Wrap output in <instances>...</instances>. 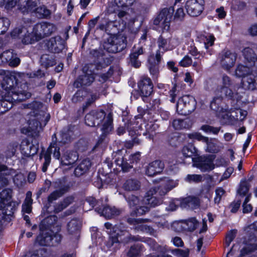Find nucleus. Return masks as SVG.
Returning <instances> with one entry per match:
<instances>
[{
    "label": "nucleus",
    "instance_id": "obj_55",
    "mask_svg": "<svg viewBox=\"0 0 257 257\" xmlns=\"http://www.w3.org/2000/svg\"><path fill=\"white\" fill-rule=\"evenodd\" d=\"M185 180L188 182H199L202 181V176L197 174L188 175Z\"/></svg>",
    "mask_w": 257,
    "mask_h": 257
},
{
    "label": "nucleus",
    "instance_id": "obj_41",
    "mask_svg": "<svg viewBox=\"0 0 257 257\" xmlns=\"http://www.w3.org/2000/svg\"><path fill=\"white\" fill-rule=\"evenodd\" d=\"M249 65L244 66L243 65L239 64L235 72V75L237 77H241L242 79L244 78L249 72L250 70Z\"/></svg>",
    "mask_w": 257,
    "mask_h": 257
},
{
    "label": "nucleus",
    "instance_id": "obj_30",
    "mask_svg": "<svg viewBox=\"0 0 257 257\" xmlns=\"http://www.w3.org/2000/svg\"><path fill=\"white\" fill-rule=\"evenodd\" d=\"M139 89L144 96H149L153 92V85L149 78L144 77L139 83Z\"/></svg>",
    "mask_w": 257,
    "mask_h": 257
},
{
    "label": "nucleus",
    "instance_id": "obj_13",
    "mask_svg": "<svg viewBox=\"0 0 257 257\" xmlns=\"http://www.w3.org/2000/svg\"><path fill=\"white\" fill-rule=\"evenodd\" d=\"M188 138L192 140H197L206 143V151L210 153H217L223 148L222 143L215 140H209L207 137L202 136L199 133H194L188 135Z\"/></svg>",
    "mask_w": 257,
    "mask_h": 257
},
{
    "label": "nucleus",
    "instance_id": "obj_34",
    "mask_svg": "<svg viewBox=\"0 0 257 257\" xmlns=\"http://www.w3.org/2000/svg\"><path fill=\"white\" fill-rule=\"evenodd\" d=\"M21 151L24 155L31 156L37 153L38 148L29 143L23 142L21 145Z\"/></svg>",
    "mask_w": 257,
    "mask_h": 257
},
{
    "label": "nucleus",
    "instance_id": "obj_8",
    "mask_svg": "<svg viewBox=\"0 0 257 257\" xmlns=\"http://www.w3.org/2000/svg\"><path fill=\"white\" fill-rule=\"evenodd\" d=\"M65 192L66 190L65 189H60L54 191L49 196L48 203L45 206L46 211L48 213L59 212L72 202L73 198L72 196H70L65 198L63 202L59 203L56 206H54L53 204V202L61 197Z\"/></svg>",
    "mask_w": 257,
    "mask_h": 257
},
{
    "label": "nucleus",
    "instance_id": "obj_19",
    "mask_svg": "<svg viewBox=\"0 0 257 257\" xmlns=\"http://www.w3.org/2000/svg\"><path fill=\"white\" fill-rule=\"evenodd\" d=\"M185 8L188 14L192 17L200 15L204 10L203 0H187Z\"/></svg>",
    "mask_w": 257,
    "mask_h": 257
},
{
    "label": "nucleus",
    "instance_id": "obj_3",
    "mask_svg": "<svg viewBox=\"0 0 257 257\" xmlns=\"http://www.w3.org/2000/svg\"><path fill=\"white\" fill-rule=\"evenodd\" d=\"M85 123L90 126L99 125L102 133L109 134L113 129L112 118L110 113L105 115L103 110H93L85 116Z\"/></svg>",
    "mask_w": 257,
    "mask_h": 257
},
{
    "label": "nucleus",
    "instance_id": "obj_15",
    "mask_svg": "<svg viewBox=\"0 0 257 257\" xmlns=\"http://www.w3.org/2000/svg\"><path fill=\"white\" fill-rule=\"evenodd\" d=\"M56 30L54 25L50 23L42 22L36 24L33 28V32L36 40L50 35Z\"/></svg>",
    "mask_w": 257,
    "mask_h": 257
},
{
    "label": "nucleus",
    "instance_id": "obj_59",
    "mask_svg": "<svg viewBox=\"0 0 257 257\" xmlns=\"http://www.w3.org/2000/svg\"><path fill=\"white\" fill-rule=\"evenodd\" d=\"M13 57V54L11 50L6 51L0 55V58L6 62L11 61Z\"/></svg>",
    "mask_w": 257,
    "mask_h": 257
},
{
    "label": "nucleus",
    "instance_id": "obj_52",
    "mask_svg": "<svg viewBox=\"0 0 257 257\" xmlns=\"http://www.w3.org/2000/svg\"><path fill=\"white\" fill-rule=\"evenodd\" d=\"M225 193V190L221 187L216 189L215 196L214 198V201L215 204H219L220 202L222 197L224 195Z\"/></svg>",
    "mask_w": 257,
    "mask_h": 257
},
{
    "label": "nucleus",
    "instance_id": "obj_28",
    "mask_svg": "<svg viewBox=\"0 0 257 257\" xmlns=\"http://www.w3.org/2000/svg\"><path fill=\"white\" fill-rule=\"evenodd\" d=\"M20 202L12 201L6 204L2 207H0L3 214V219H9L14 213L17 207L19 206Z\"/></svg>",
    "mask_w": 257,
    "mask_h": 257
},
{
    "label": "nucleus",
    "instance_id": "obj_14",
    "mask_svg": "<svg viewBox=\"0 0 257 257\" xmlns=\"http://www.w3.org/2000/svg\"><path fill=\"white\" fill-rule=\"evenodd\" d=\"M11 36L14 39H21L22 43L26 44H31L37 41L31 27L16 28L11 32Z\"/></svg>",
    "mask_w": 257,
    "mask_h": 257
},
{
    "label": "nucleus",
    "instance_id": "obj_26",
    "mask_svg": "<svg viewBox=\"0 0 257 257\" xmlns=\"http://www.w3.org/2000/svg\"><path fill=\"white\" fill-rule=\"evenodd\" d=\"M57 217L55 215H50L46 217L40 225V234H44L46 231H49L56 228Z\"/></svg>",
    "mask_w": 257,
    "mask_h": 257
},
{
    "label": "nucleus",
    "instance_id": "obj_48",
    "mask_svg": "<svg viewBox=\"0 0 257 257\" xmlns=\"http://www.w3.org/2000/svg\"><path fill=\"white\" fill-rule=\"evenodd\" d=\"M198 222L195 218H191L184 223L186 226H184L186 229L189 231H192L196 229L198 225Z\"/></svg>",
    "mask_w": 257,
    "mask_h": 257
},
{
    "label": "nucleus",
    "instance_id": "obj_64",
    "mask_svg": "<svg viewBox=\"0 0 257 257\" xmlns=\"http://www.w3.org/2000/svg\"><path fill=\"white\" fill-rule=\"evenodd\" d=\"M215 38L212 35H209L206 37V41L204 42V45L206 49H208L210 46L213 45Z\"/></svg>",
    "mask_w": 257,
    "mask_h": 257
},
{
    "label": "nucleus",
    "instance_id": "obj_12",
    "mask_svg": "<svg viewBox=\"0 0 257 257\" xmlns=\"http://www.w3.org/2000/svg\"><path fill=\"white\" fill-rule=\"evenodd\" d=\"M19 9L23 13L28 12L35 13L41 18H47L50 17L51 12L44 6L37 7V3L34 1H28L26 5L23 6L18 5Z\"/></svg>",
    "mask_w": 257,
    "mask_h": 257
},
{
    "label": "nucleus",
    "instance_id": "obj_36",
    "mask_svg": "<svg viewBox=\"0 0 257 257\" xmlns=\"http://www.w3.org/2000/svg\"><path fill=\"white\" fill-rule=\"evenodd\" d=\"M91 166V162L88 159L83 160L75 169L74 174L77 176H80L85 174Z\"/></svg>",
    "mask_w": 257,
    "mask_h": 257
},
{
    "label": "nucleus",
    "instance_id": "obj_32",
    "mask_svg": "<svg viewBox=\"0 0 257 257\" xmlns=\"http://www.w3.org/2000/svg\"><path fill=\"white\" fill-rule=\"evenodd\" d=\"M243 87L245 89L253 90L257 89V76L249 72L244 78L242 79Z\"/></svg>",
    "mask_w": 257,
    "mask_h": 257
},
{
    "label": "nucleus",
    "instance_id": "obj_35",
    "mask_svg": "<svg viewBox=\"0 0 257 257\" xmlns=\"http://www.w3.org/2000/svg\"><path fill=\"white\" fill-rule=\"evenodd\" d=\"M99 214L103 216L106 218H110L113 216L118 215L120 213V211L115 207L109 206L104 207L103 209L100 208L97 210Z\"/></svg>",
    "mask_w": 257,
    "mask_h": 257
},
{
    "label": "nucleus",
    "instance_id": "obj_43",
    "mask_svg": "<svg viewBox=\"0 0 257 257\" xmlns=\"http://www.w3.org/2000/svg\"><path fill=\"white\" fill-rule=\"evenodd\" d=\"M184 204L189 207H194L199 204V200L197 197L188 196L184 198L181 202V205L185 206Z\"/></svg>",
    "mask_w": 257,
    "mask_h": 257
},
{
    "label": "nucleus",
    "instance_id": "obj_31",
    "mask_svg": "<svg viewBox=\"0 0 257 257\" xmlns=\"http://www.w3.org/2000/svg\"><path fill=\"white\" fill-rule=\"evenodd\" d=\"M12 77H14V76L10 72L0 70V83L5 89H10L13 86Z\"/></svg>",
    "mask_w": 257,
    "mask_h": 257
},
{
    "label": "nucleus",
    "instance_id": "obj_51",
    "mask_svg": "<svg viewBox=\"0 0 257 257\" xmlns=\"http://www.w3.org/2000/svg\"><path fill=\"white\" fill-rule=\"evenodd\" d=\"M201 130L206 134L216 135L219 132L220 128L214 127L208 125H203L201 126Z\"/></svg>",
    "mask_w": 257,
    "mask_h": 257
},
{
    "label": "nucleus",
    "instance_id": "obj_22",
    "mask_svg": "<svg viewBox=\"0 0 257 257\" xmlns=\"http://www.w3.org/2000/svg\"><path fill=\"white\" fill-rule=\"evenodd\" d=\"M237 55L235 52L226 51L223 52L220 55V61L222 67L228 70L232 67L235 62Z\"/></svg>",
    "mask_w": 257,
    "mask_h": 257
},
{
    "label": "nucleus",
    "instance_id": "obj_45",
    "mask_svg": "<svg viewBox=\"0 0 257 257\" xmlns=\"http://www.w3.org/2000/svg\"><path fill=\"white\" fill-rule=\"evenodd\" d=\"M236 233L237 230L236 229L231 230L227 233L224 243L225 247L229 246L231 242L235 237Z\"/></svg>",
    "mask_w": 257,
    "mask_h": 257
},
{
    "label": "nucleus",
    "instance_id": "obj_61",
    "mask_svg": "<svg viewBox=\"0 0 257 257\" xmlns=\"http://www.w3.org/2000/svg\"><path fill=\"white\" fill-rule=\"evenodd\" d=\"M105 227L107 229V232L108 233V231H110L111 233H113V234H116L117 232H118L119 233L120 232H122L121 231H120L118 229V228L116 226H112V224H110L109 222H106L104 224Z\"/></svg>",
    "mask_w": 257,
    "mask_h": 257
},
{
    "label": "nucleus",
    "instance_id": "obj_46",
    "mask_svg": "<svg viewBox=\"0 0 257 257\" xmlns=\"http://www.w3.org/2000/svg\"><path fill=\"white\" fill-rule=\"evenodd\" d=\"M16 174V171L13 169H8L7 167L0 163V176H5L4 177L9 178V176H13Z\"/></svg>",
    "mask_w": 257,
    "mask_h": 257
},
{
    "label": "nucleus",
    "instance_id": "obj_20",
    "mask_svg": "<svg viewBox=\"0 0 257 257\" xmlns=\"http://www.w3.org/2000/svg\"><path fill=\"white\" fill-rule=\"evenodd\" d=\"M56 159H59L60 157V148L56 143H52L44 154L45 162L42 167V171L45 172L51 161V154Z\"/></svg>",
    "mask_w": 257,
    "mask_h": 257
},
{
    "label": "nucleus",
    "instance_id": "obj_50",
    "mask_svg": "<svg viewBox=\"0 0 257 257\" xmlns=\"http://www.w3.org/2000/svg\"><path fill=\"white\" fill-rule=\"evenodd\" d=\"M141 250V246L140 244H137L131 246L128 252L127 256L128 257H137L138 256Z\"/></svg>",
    "mask_w": 257,
    "mask_h": 257
},
{
    "label": "nucleus",
    "instance_id": "obj_29",
    "mask_svg": "<svg viewBox=\"0 0 257 257\" xmlns=\"http://www.w3.org/2000/svg\"><path fill=\"white\" fill-rule=\"evenodd\" d=\"M108 234H109L110 237L106 243L107 249L114 251L117 250L119 248V241L122 240L121 235L118 232H117L116 234H113L111 233V231H108Z\"/></svg>",
    "mask_w": 257,
    "mask_h": 257
},
{
    "label": "nucleus",
    "instance_id": "obj_17",
    "mask_svg": "<svg viewBox=\"0 0 257 257\" xmlns=\"http://www.w3.org/2000/svg\"><path fill=\"white\" fill-rule=\"evenodd\" d=\"M149 221V219H142L132 218H130L127 220L128 223L133 225L135 230L155 236L156 231L152 227L145 224L146 222Z\"/></svg>",
    "mask_w": 257,
    "mask_h": 257
},
{
    "label": "nucleus",
    "instance_id": "obj_33",
    "mask_svg": "<svg viewBox=\"0 0 257 257\" xmlns=\"http://www.w3.org/2000/svg\"><path fill=\"white\" fill-rule=\"evenodd\" d=\"M143 53V49L142 47H135L133 49V52L130 55V63L131 65L135 68H138L141 66V62L138 60L139 55Z\"/></svg>",
    "mask_w": 257,
    "mask_h": 257
},
{
    "label": "nucleus",
    "instance_id": "obj_39",
    "mask_svg": "<svg viewBox=\"0 0 257 257\" xmlns=\"http://www.w3.org/2000/svg\"><path fill=\"white\" fill-rule=\"evenodd\" d=\"M242 54L245 61L248 62L249 66L255 64V55L253 50L250 48H245L242 51Z\"/></svg>",
    "mask_w": 257,
    "mask_h": 257
},
{
    "label": "nucleus",
    "instance_id": "obj_60",
    "mask_svg": "<svg viewBox=\"0 0 257 257\" xmlns=\"http://www.w3.org/2000/svg\"><path fill=\"white\" fill-rule=\"evenodd\" d=\"M44 251L42 249L37 250L33 252H30L23 257H44Z\"/></svg>",
    "mask_w": 257,
    "mask_h": 257
},
{
    "label": "nucleus",
    "instance_id": "obj_24",
    "mask_svg": "<svg viewBox=\"0 0 257 257\" xmlns=\"http://www.w3.org/2000/svg\"><path fill=\"white\" fill-rule=\"evenodd\" d=\"M178 182L177 180H173L166 179L162 180V182L157 188L158 190V194L160 196L165 195L168 192L177 186Z\"/></svg>",
    "mask_w": 257,
    "mask_h": 257
},
{
    "label": "nucleus",
    "instance_id": "obj_27",
    "mask_svg": "<svg viewBox=\"0 0 257 257\" xmlns=\"http://www.w3.org/2000/svg\"><path fill=\"white\" fill-rule=\"evenodd\" d=\"M164 168L163 163L156 160L149 164L146 168V173L149 176H153L162 172Z\"/></svg>",
    "mask_w": 257,
    "mask_h": 257
},
{
    "label": "nucleus",
    "instance_id": "obj_23",
    "mask_svg": "<svg viewBox=\"0 0 257 257\" xmlns=\"http://www.w3.org/2000/svg\"><path fill=\"white\" fill-rule=\"evenodd\" d=\"M132 240L145 242L154 250L158 252L165 253L168 250L166 245H160L158 244L154 239L151 238H144L140 236H134L132 237Z\"/></svg>",
    "mask_w": 257,
    "mask_h": 257
},
{
    "label": "nucleus",
    "instance_id": "obj_10",
    "mask_svg": "<svg viewBox=\"0 0 257 257\" xmlns=\"http://www.w3.org/2000/svg\"><path fill=\"white\" fill-rule=\"evenodd\" d=\"M60 227L56 225V229L46 231L44 234H39L36 240V243L40 245H54L60 243L62 239V236L59 233H54L55 231H59Z\"/></svg>",
    "mask_w": 257,
    "mask_h": 257
},
{
    "label": "nucleus",
    "instance_id": "obj_47",
    "mask_svg": "<svg viewBox=\"0 0 257 257\" xmlns=\"http://www.w3.org/2000/svg\"><path fill=\"white\" fill-rule=\"evenodd\" d=\"M218 175L214 174L212 176L207 175L205 176V180L209 187H213L221 181L220 179H218Z\"/></svg>",
    "mask_w": 257,
    "mask_h": 257
},
{
    "label": "nucleus",
    "instance_id": "obj_56",
    "mask_svg": "<svg viewBox=\"0 0 257 257\" xmlns=\"http://www.w3.org/2000/svg\"><path fill=\"white\" fill-rule=\"evenodd\" d=\"M135 0H114V3L118 7H125L132 6Z\"/></svg>",
    "mask_w": 257,
    "mask_h": 257
},
{
    "label": "nucleus",
    "instance_id": "obj_54",
    "mask_svg": "<svg viewBox=\"0 0 257 257\" xmlns=\"http://www.w3.org/2000/svg\"><path fill=\"white\" fill-rule=\"evenodd\" d=\"M250 197H251V195L250 194L248 195L246 197V198L243 203L242 207H243V213H248V212H250L252 209V206L251 205V204L247 203L249 201V200L250 199Z\"/></svg>",
    "mask_w": 257,
    "mask_h": 257
},
{
    "label": "nucleus",
    "instance_id": "obj_62",
    "mask_svg": "<svg viewBox=\"0 0 257 257\" xmlns=\"http://www.w3.org/2000/svg\"><path fill=\"white\" fill-rule=\"evenodd\" d=\"M185 13L183 8H178L175 14L174 20L176 21H182L185 17Z\"/></svg>",
    "mask_w": 257,
    "mask_h": 257
},
{
    "label": "nucleus",
    "instance_id": "obj_40",
    "mask_svg": "<svg viewBox=\"0 0 257 257\" xmlns=\"http://www.w3.org/2000/svg\"><path fill=\"white\" fill-rule=\"evenodd\" d=\"M12 191L10 189L3 190L0 193V207L7 203H10L12 197Z\"/></svg>",
    "mask_w": 257,
    "mask_h": 257
},
{
    "label": "nucleus",
    "instance_id": "obj_37",
    "mask_svg": "<svg viewBox=\"0 0 257 257\" xmlns=\"http://www.w3.org/2000/svg\"><path fill=\"white\" fill-rule=\"evenodd\" d=\"M78 159L76 152L66 153L62 157L61 164L63 165L69 166L73 164Z\"/></svg>",
    "mask_w": 257,
    "mask_h": 257
},
{
    "label": "nucleus",
    "instance_id": "obj_6",
    "mask_svg": "<svg viewBox=\"0 0 257 257\" xmlns=\"http://www.w3.org/2000/svg\"><path fill=\"white\" fill-rule=\"evenodd\" d=\"M157 44L158 50L156 55L151 56L148 59L149 69L151 74L154 78L158 77L159 73V64L161 58V53H163L166 51L172 50L168 39H165L162 37H159Z\"/></svg>",
    "mask_w": 257,
    "mask_h": 257
},
{
    "label": "nucleus",
    "instance_id": "obj_57",
    "mask_svg": "<svg viewBox=\"0 0 257 257\" xmlns=\"http://www.w3.org/2000/svg\"><path fill=\"white\" fill-rule=\"evenodd\" d=\"M168 40L172 50L179 45L181 43L180 39L176 36H173L168 39Z\"/></svg>",
    "mask_w": 257,
    "mask_h": 257
},
{
    "label": "nucleus",
    "instance_id": "obj_1",
    "mask_svg": "<svg viewBox=\"0 0 257 257\" xmlns=\"http://www.w3.org/2000/svg\"><path fill=\"white\" fill-rule=\"evenodd\" d=\"M158 196H160L157 187H155L151 188L147 192L142 202H140V199L135 196L128 197L126 199L132 210V213L133 215H143L148 211L150 207H155L161 204L162 200L161 198H158Z\"/></svg>",
    "mask_w": 257,
    "mask_h": 257
},
{
    "label": "nucleus",
    "instance_id": "obj_9",
    "mask_svg": "<svg viewBox=\"0 0 257 257\" xmlns=\"http://www.w3.org/2000/svg\"><path fill=\"white\" fill-rule=\"evenodd\" d=\"M174 9L172 7L163 9L154 20V25L159 31H168Z\"/></svg>",
    "mask_w": 257,
    "mask_h": 257
},
{
    "label": "nucleus",
    "instance_id": "obj_49",
    "mask_svg": "<svg viewBox=\"0 0 257 257\" xmlns=\"http://www.w3.org/2000/svg\"><path fill=\"white\" fill-rule=\"evenodd\" d=\"M13 177L14 182L18 186L22 185L23 183L25 181V177L21 173H18L16 174L14 176V174L13 176H9V179Z\"/></svg>",
    "mask_w": 257,
    "mask_h": 257
},
{
    "label": "nucleus",
    "instance_id": "obj_4",
    "mask_svg": "<svg viewBox=\"0 0 257 257\" xmlns=\"http://www.w3.org/2000/svg\"><path fill=\"white\" fill-rule=\"evenodd\" d=\"M232 88V82L230 78L226 75H223L215 91L216 94L218 97H214L211 102V108L220 113L222 110V108L219 105L221 98L226 96L233 98L234 96Z\"/></svg>",
    "mask_w": 257,
    "mask_h": 257
},
{
    "label": "nucleus",
    "instance_id": "obj_11",
    "mask_svg": "<svg viewBox=\"0 0 257 257\" xmlns=\"http://www.w3.org/2000/svg\"><path fill=\"white\" fill-rule=\"evenodd\" d=\"M196 106L194 97L190 95H185L179 98L176 105L177 112L186 115L193 112Z\"/></svg>",
    "mask_w": 257,
    "mask_h": 257
},
{
    "label": "nucleus",
    "instance_id": "obj_63",
    "mask_svg": "<svg viewBox=\"0 0 257 257\" xmlns=\"http://www.w3.org/2000/svg\"><path fill=\"white\" fill-rule=\"evenodd\" d=\"M247 112L246 110L242 109H237L235 111V117L236 119L243 120L246 116Z\"/></svg>",
    "mask_w": 257,
    "mask_h": 257
},
{
    "label": "nucleus",
    "instance_id": "obj_7",
    "mask_svg": "<svg viewBox=\"0 0 257 257\" xmlns=\"http://www.w3.org/2000/svg\"><path fill=\"white\" fill-rule=\"evenodd\" d=\"M31 96V93L26 91L16 92L13 90L8 91L7 95H5L0 100V113H3L12 108L14 102L23 101Z\"/></svg>",
    "mask_w": 257,
    "mask_h": 257
},
{
    "label": "nucleus",
    "instance_id": "obj_44",
    "mask_svg": "<svg viewBox=\"0 0 257 257\" xmlns=\"http://www.w3.org/2000/svg\"><path fill=\"white\" fill-rule=\"evenodd\" d=\"M123 187L126 190H135L139 188L140 184L137 180H128L124 183Z\"/></svg>",
    "mask_w": 257,
    "mask_h": 257
},
{
    "label": "nucleus",
    "instance_id": "obj_21",
    "mask_svg": "<svg viewBox=\"0 0 257 257\" xmlns=\"http://www.w3.org/2000/svg\"><path fill=\"white\" fill-rule=\"evenodd\" d=\"M81 225V221L77 219H72L67 224L69 237L73 242L76 241L79 238Z\"/></svg>",
    "mask_w": 257,
    "mask_h": 257
},
{
    "label": "nucleus",
    "instance_id": "obj_18",
    "mask_svg": "<svg viewBox=\"0 0 257 257\" xmlns=\"http://www.w3.org/2000/svg\"><path fill=\"white\" fill-rule=\"evenodd\" d=\"M94 74L87 66L83 67L82 74L74 82V85L76 87H80L83 86L89 85L94 79Z\"/></svg>",
    "mask_w": 257,
    "mask_h": 257
},
{
    "label": "nucleus",
    "instance_id": "obj_5",
    "mask_svg": "<svg viewBox=\"0 0 257 257\" xmlns=\"http://www.w3.org/2000/svg\"><path fill=\"white\" fill-rule=\"evenodd\" d=\"M196 153V148L192 144L184 146L182 149V154L184 157L191 158L193 167L199 169L202 172L211 171L214 168V165L210 159L205 157L193 158L192 157Z\"/></svg>",
    "mask_w": 257,
    "mask_h": 257
},
{
    "label": "nucleus",
    "instance_id": "obj_42",
    "mask_svg": "<svg viewBox=\"0 0 257 257\" xmlns=\"http://www.w3.org/2000/svg\"><path fill=\"white\" fill-rule=\"evenodd\" d=\"M115 163L116 166L121 168V170L124 172H126L130 168L132 167L124 160L123 157L119 153L117 154V157L115 160Z\"/></svg>",
    "mask_w": 257,
    "mask_h": 257
},
{
    "label": "nucleus",
    "instance_id": "obj_38",
    "mask_svg": "<svg viewBox=\"0 0 257 257\" xmlns=\"http://www.w3.org/2000/svg\"><path fill=\"white\" fill-rule=\"evenodd\" d=\"M191 125V122L189 119H176L172 122V125L175 130H181L189 128Z\"/></svg>",
    "mask_w": 257,
    "mask_h": 257
},
{
    "label": "nucleus",
    "instance_id": "obj_58",
    "mask_svg": "<svg viewBox=\"0 0 257 257\" xmlns=\"http://www.w3.org/2000/svg\"><path fill=\"white\" fill-rule=\"evenodd\" d=\"M248 191V186L247 183L245 181H241L240 182L239 188L238 190V193L240 195H245Z\"/></svg>",
    "mask_w": 257,
    "mask_h": 257
},
{
    "label": "nucleus",
    "instance_id": "obj_16",
    "mask_svg": "<svg viewBox=\"0 0 257 257\" xmlns=\"http://www.w3.org/2000/svg\"><path fill=\"white\" fill-rule=\"evenodd\" d=\"M126 46L125 38L123 37H110L104 48L110 53H116L123 50Z\"/></svg>",
    "mask_w": 257,
    "mask_h": 257
},
{
    "label": "nucleus",
    "instance_id": "obj_53",
    "mask_svg": "<svg viewBox=\"0 0 257 257\" xmlns=\"http://www.w3.org/2000/svg\"><path fill=\"white\" fill-rule=\"evenodd\" d=\"M18 148V145L16 144H11L8 146L6 152L5 154L7 158H11L13 157Z\"/></svg>",
    "mask_w": 257,
    "mask_h": 257
},
{
    "label": "nucleus",
    "instance_id": "obj_2",
    "mask_svg": "<svg viewBox=\"0 0 257 257\" xmlns=\"http://www.w3.org/2000/svg\"><path fill=\"white\" fill-rule=\"evenodd\" d=\"M29 107L32 111L28 120L27 132L37 133L46 125L50 118V115L47 112V106L40 102H33L30 104Z\"/></svg>",
    "mask_w": 257,
    "mask_h": 257
},
{
    "label": "nucleus",
    "instance_id": "obj_25",
    "mask_svg": "<svg viewBox=\"0 0 257 257\" xmlns=\"http://www.w3.org/2000/svg\"><path fill=\"white\" fill-rule=\"evenodd\" d=\"M47 46L50 51L59 53L65 48V42L60 36H56L50 39Z\"/></svg>",
    "mask_w": 257,
    "mask_h": 257
}]
</instances>
